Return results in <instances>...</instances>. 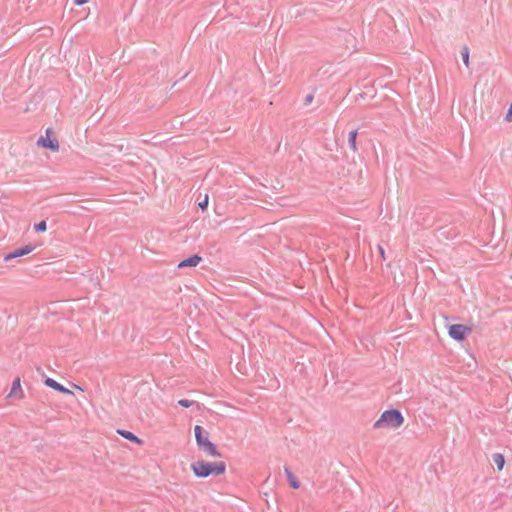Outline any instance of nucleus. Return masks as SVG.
I'll return each mask as SVG.
<instances>
[{"label": "nucleus", "mask_w": 512, "mask_h": 512, "mask_svg": "<svg viewBox=\"0 0 512 512\" xmlns=\"http://www.w3.org/2000/svg\"><path fill=\"white\" fill-rule=\"evenodd\" d=\"M357 135H358V131L356 129L354 130H351L349 132V136H348V144H349V147L355 152L357 151V146H356V138H357Z\"/></svg>", "instance_id": "12"}, {"label": "nucleus", "mask_w": 512, "mask_h": 512, "mask_svg": "<svg viewBox=\"0 0 512 512\" xmlns=\"http://www.w3.org/2000/svg\"><path fill=\"white\" fill-rule=\"evenodd\" d=\"M493 462L497 466L498 470H502L505 464L504 456L500 453H495L493 455Z\"/></svg>", "instance_id": "13"}, {"label": "nucleus", "mask_w": 512, "mask_h": 512, "mask_svg": "<svg viewBox=\"0 0 512 512\" xmlns=\"http://www.w3.org/2000/svg\"><path fill=\"white\" fill-rule=\"evenodd\" d=\"M198 205L202 210H205L208 206V195H205L203 201L199 202Z\"/></svg>", "instance_id": "18"}, {"label": "nucleus", "mask_w": 512, "mask_h": 512, "mask_svg": "<svg viewBox=\"0 0 512 512\" xmlns=\"http://www.w3.org/2000/svg\"><path fill=\"white\" fill-rule=\"evenodd\" d=\"M45 384L48 387H50V388H52V389H54V390H56L58 392H61L63 394H71V395L73 394V392L71 390H69L68 388L64 387L62 384L58 383L56 380H54L52 378H49V377L46 378L45 379Z\"/></svg>", "instance_id": "7"}, {"label": "nucleus", "mask_w": 512, "mask_h": 512, "mask_svg": "<svg viewBox=\"0 0 512 512\" xmlns=\"http://www.w3.org/2000/svg\"><path fill=\"white\" fill-rule=\"evenodd\" d=\"M439 236L446 239H454L459 232H457L454 228L451 227H442L439 229Z\"/></svg>", "instance_id": "9"}, {"label": "nucleus", "mask_w": 512, "mask_h": 512, "mask_svg": "<svg viewBox=\"0 0 512 512\" xmlns=\"http://www.w3.org/2000/svg\"><path fill=\"white\" fill-rule=\"evenodd\" d=\"M88 2V0H74V3L78 6L84 5Z\"/></svg>", "instance_id": "21"}, {"label": "nucleus", "mask_w": 512, "mask_h": 512, "mask_svg": "<svg viewBox=\"0 0 512 512\" xmlns=\"http://www.w3.org/2000/svg\"><path fill=\"white\" fill-rule=\"evenodd\" d=\"M312 101H313V95H312V94H308V95L305 97L304 104H305V105H308V104H310Z\"/></svg>", "instance_id": "20"}, {"label": "nucleus", "mask_w": 512, "mask_h": 512, "mask_svg": "<svg viewBox=\"0 0 512 512\" xmlns=\"http://www.w3.org/2000/svg\"><path fill=\"white\" fill-rule=\"evenodd\" d=\"M505 120L507 122H512V104L510 105V107L505 115Z\"/></svg>", "instance_id": "19"}, {"label": "nucleus", "mask_w": 512, "mask_h": 512, "mask_svg": "<svg viewBox=\"0 0 512 512\" xmlns=\"http://www.w3.org/2000/svg\"><path fill=\"white\" fill-rule=\"evenodd\" d=\"M404 423L402 413L397 409L384 411L380 418L374 423V428H398Z\"/></svg>", "instance_id": "3"}, {"label": "nucleus", "mask_w": 512, "mask_h": 512, "mask_svg": "<svg viewBox=\"0 0 512 512\" xmlns=\"http://www.w3.org/2000/svg\"><path fill=\"white\" fill-rule=\"evenodd\" d=\"M201 260H202V258L199 255L194 254V255L182 260L181 262H179L178 267L179 268L196 267L201 262Z\"/></svg>", "instance_id": "8"}, {"label": "nucleus", "mask_w": 512, "mask_h": 512, "mask_svg": "<svg viewBox=\"0 0 512 512\" xmlns=\"http://www.w3.org/2000/svg\"><path fill=\"white\" fill-rule=\"evenodd\" d=\"M52 134L51 129L46 130V137L41 136L38 140V145H41L44 148L50 149L51 151L59 150V142L56 138H51Z\"/></svg>", "instance_id": "5"}, {"label": "nucleus", "mask_w": 512, "mask_h": 512, "mask_svg": "<svg viewBox=\"0 0 512 512\" xmlns=\"http://www.w3.org/2000/svg\"><path fill=\"white\" fill-rule=\"evenodd\" d=\"M284 472L287 476V480L290 486L294 489H298L300 487L299 481L295 478L289 467H284Z\"/></svg>", "instance_id": "10"}, {"label": "nucleus", "mask_w": 512, "mask_h": 512, "mask_svg": "<svg viewBox=\"0 0 512 512\" xmlns=\"http://www.w3.org/2000/svg\"><path fill=\"white\" fill-rule=\"evenodd\" d=\"M379 252L381 256L384 258V249L381 246H379Z\"/></svg>", "instance_id": "22"}, {"label": "nucleus", "mask_w": 512, "mask_h": 512, "mask_svg": "<svg viewBox=\"0 0 512 512\" xmlns=\"http://www.w3.org/2000/svg\"><path fill=\"white\" fill-rule=\"evenodd\" d=\"M194 404V401H191V400H188V399H180L178 401V405L184 407V408H189L191 407L192 405Z\"/></svg>", "instance_id": "16"}, {"label": "nucleus", "mask_w": 512, "mask_h": 512, "mask_svg": "<svg viewBox=\"0 0 512 512\" xmlns=\"http://www.w3.org/2000/svg\"><path fill=\"white\" fill-rule=\"evenodd\" d=\"M196 443L201 451L211 457H221L216 445L209 440V433L200 425L194 427Z\"/></svg>", "instance_id": "2"}, {"label": "nucleus", "mask_w": 512, "mask_h": 512, "mask_svg": "<svg viewBox=\"0 0 512 512\" xmlns=\"http://www.w3.org/2000/svg\"><path fill=\"white\" fill-rule=\"evenodd\" d=\"M462 60L466 66L469 65V48L465 46L461 52Z\"/></svg>", "instance_id": "15"}, {"label": "nucleus", "mask_w": 512, "mask_h": 512, "mask_svg": "<svg viewBox=\"0 0 512 512\" xmlns=\"http://www.w3.org/2000/svg\"><path fill=\"white\" fill-rule=\"evenodd\" d=\"M34 248L35 247L33 245H26L24 247L18 248L16 250H14L13 252H10L7 255H5L4 256V260L5 261H10L12 259H15V258H18V257H22L24 255H27L30 252H32L34 250Z\"/></svg>", "instance_id": "6"}, {"label": "nucleus", "mask_w": 512, "mask_h": 512, "mask_svg": "<svg viewBox=\"0 0 512 512\" xmlns=\"http://www.w3.org/2000/svg\"><path fill=\"white\" fill-rule=\"evenodd\" d=\"M193 473L199 478H206L210 475H222L226 471V464L220 462H206L199 460L191 464Z\"/></svg>", "instance_id": "1"}, {"label": "nucleus", "mask_w": 512, "mask_h": 512, "mask_svg": "<svg viewBox=\"0 0 512 512\" xmlns=\"http://www.w3.org/2000/svg\"><path fill=\"white\" fill-rule=\"evenodd\" d=\"M18 389L21 390L20 379L16 378L12 383L11 393H15Z\"/></svg>", "instance_id": "17"}, {"label": "nucleus", "mask_w": 512, "mask_h": 512, "mask_svg": "<svg viewBox=\"0 0 512 512\" xmlns=\"http://www.w3.org/2000/svg\"><path fill=\"white\" fill-rule=\"evenodd\" d=\"M471 333V328L463 324H453L449 327V336L456 341H463Z\"/></svg>", "instance_id": "4"}, {"label": "nucleus", "mask_w": 512, "mask_h": 512, "mask_svg": "<svg viewBox=\"0 0 512 512\" xmlns=\"http://www.w3.org/2000/svg\"><path fill=\"white\" fill-rule=\"evenodd\" d=\"M122 437H124L125 439L131 441V442H134V443H137V444H141L142 443V440L140 438H138L134 433L130 432V431H127V430H118L117 431Z\"/></svg>", "instance_id": "11"}, {"label": "nucleus", "mask_w": 512, "mask_h": 512, "mask_svg": "<svg viewBox=\"0 0 512 512\" xmlns=\"http://www.w3.org/2000/svg\"><path fill=\"white\" fill-rule=\"evenodd\" d=\"M34 230L38 233L45 232L47 230V224L46 221H41L34 225Z\"/></svg>", "instance_id": "14"}]
</instances>
